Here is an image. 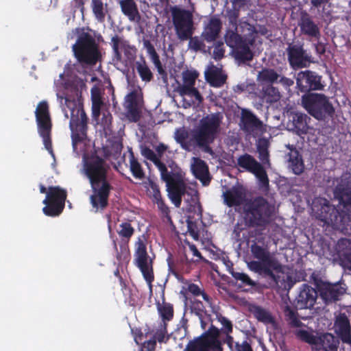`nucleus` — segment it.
<instances>
[{
    "label": "nucleus",
    "instance_id": "23",
    "mask_svg": "<svg viewBox=\"0 0 351 351\" xmlns=\"http://www.w3.org/2000/svg\"><path fill=\"white\" fill-rule=\"evenodd\" d=\"M336 250L341 265L351 270V239H339L336 245Z\"/></svg>",
    "mask_w": 351,
    "mask_h": 351
},
{
    "label": "nucleus",
    "instance_id": "36",
    "mask_svg": "<svg viewBox=\"0 0 351 351\" xmlns=\"http://www.w3.org/2000/svg\"><path fill=\"white\" fill-rule=\"evenodd\" d=\"M92 113L95 119H98L104 105L100 89L94 86L91 89Z\"/></svg>",
    "mask_w": 351,
    "mask_h": 351
},
{
    "label": "nucleus",
    "instance_id": "1",
    "mask_svg": "<svg viewBox=\"0 0 351 351\" xmlns=\"http://www.w3.org/2000/svg\"><path fill=\"white\" fill-rule=\"evenodd\" d=\"M222 119L223 116L220 113L208 114L191 130L190 136L189 132L181 128L176 130L174 138L185 150L191 151L192 147H199L205 152L212 154L209 145L220 133Z\"/></svg>",
    "mask_w": 351,
    "mask_h": 351
},
{
    "label": "nucleus",
    "instance_id": "22",
    "mask_svg": "<svg viewBox=\"0 0 351 351\" xmlns=\"http://www.w3.org/2000/svg\"><path fill=\"white\" fill-rule=\"evenodd\" d=\"M241 128L248 132H260L264 130V125L250 111L243 109L240 121Z\"/></svg>",
    "mask_w": 351,
    "mask_h": 351
},
{
    "label": "nucleus",
    "instance_id": "50",
    "mask_svg": "<svg viewBox=\"0 0 351 351\" xmlns=\"http://www.w3.org/2000/svg\"><path fill=\"white\" fill-rule=\"evenodd\" d=\"M188 291L194 295H201L203 299L208 304H210L209 297L205 293H204L197 285L195 284H190L188 286Z\"/></svg>",
    "mask_w": 351,
    "mask_h": 351
},
{
    "label": "nucleus",
    "instance_id": "13",
    "mask_svg": "<svg viewBox=\"0 0 351 351\" xmlns=\"http://www.w3.org/2000/svg\"><path fill=\"white\" fill-rule=\"evenodd\" d=\"M296 335L302 340L311 344L313 348L318 351H329L337 349L339 341L330 333H324L320 336H316L305 330L296 331Z\"/></svg>",
    "mask_w": 351,
    "mask_h": 351
},
{
    "label": "nucleus",
    "instance_id": "64",
    "mask_svg": "<svg viewBox=\"0 0 351 351\" xmlns=\"http://www.w3.org/2000/svg\"><path fill=\"white\" fill-rule=\"evenodd\" d=\"M40 193H46V188L44 186L40 185Z\"/></svg>",
    "mask_w": 351,
    "mask_h": 351
},
{
    "label": "nucleus",
    "instance_id": "59",
    "mask_svg": "<svg viewBox=\"0 0 351 351\" xmlns=\"http://www.w3.org/2000/svg\"><path fill=\"white\" fill-rule=\"evenodd\" d=\"M167 147L164 144H160L156 147V151L160 157L162 154L167 150Z\"/></svg>",
    "mask_w": 351,
    "mask_h": 351
},
{
    "label": "nucleus",
    "instance_id": "46",
    "mask_svg": "<svg viewBox=\"0 0 351 351\" xmlns=\"http://www.w3.org/2000/svg\"><path fill=\"white\" fill-rule=\"evenodd\" d=\"M130 170L133 176L138 179H142L144 177V172L141 168V165L134 158V156L131 154L130 159Z\"/></svg>",
    "mask_w": 351,
    "mask_h": 351
},
{
    "label": "nucleus",
    "instance_id": "27",
    "mask_svg": "<svg viewBox=\"0 0 351 351\" xmlns=\"http://www.w3.org/2000/svg\"><path fill=\"white\" fill-rule=\"evenodd\" d=\"M287 115L289 121V126L291 130H296L302 133L306 132V120L308 118L306 114L298 111H288Z\"/></svg>",
    "mask_w": 351,
    "mask_h": 351
},
{
    "label": "nucleus",
    "instance_id": "40",
    "mask_svg": "<svg viewBox=\"0 0 351 351\" xmlns=\"http://www.w3.org/2000/svg\"><path fill=\"white\" fill-rule=\"evenodd\" d=\"M320 210L317 209V217L326 222L332 221V213L335 212V208L331 206L326 199H322L320 202Z\"/></svg>",
    "mask_w": 351,
    "mask_h": 351
},
{
    "label": "nucleus",
    "instance_id": "9",
    "mask_svg": "<svg viewBox=\"0 0 351 351\" xmlns=\"http://www.w3.org/2000/svg\"><path fill=\"white\" fill-rule=\"evenodd\" d=\"M171 12L177 38L181 41L189 40L195 30L192 12L177 7L172 8Z\"/></svg>",
    "mask_w": 351,
    "mask_h": 351
},
{
    "label": "nucleus",
    "instance_id": "32",
    "mask_svg": "<svg viewBox=\"0 0 351 351\" xmlns=\"http://www.w3.org/2000/svg\"><path fill=\"white\" fill-rule=\"evenodd\" d=\"M205 77L210 84L215 87L221 86L226 80V75L222 73L221 69L213 64L205 71Z\"/></svg>",
    "mask_w": 351,
    "mask_h": 351
},
{
    "label": "nucleus",
    "instance_id": "52",
    "mask_svg": "<svg viewBox=\"0 0 351 351\" xmlns=\"http://www.w3.org/2000/svg\"><path fill=\"white\" fill-rule=\"evenodd\" d=\"M232 276L237 280H240L244 284L249 286H254L255 282L251 280V278L248 276V275L241 273V272H234L232 273Z\"/></svg>",
    "mask_w": 351,
    "mask_h": 351
},
{
    "label": "nucleus",
    "instance_id": "14",
    "mask_svg": "<svg viewBox=\"0 0 351 351\" xmlns=\"http://www.w3.org/2000/svg\"><path fill=\"white\" fill-rule=\"evenodd\" d=\"M219 336V330L212 327L202 338L189 344L184 351H222Z\"/></svg>",
    "mask_w": 351,
    "mask_h": 351
},
{
    "label": "nucleus",
    "instance_id": "58",
    "mask_svg": "<svg viewBox=\"0 0 351 351\" xmlns=\"http://www.w3.org/2000/svg\"><path fill=\"white\" fill-rule=\"evenodd\" d=\"M236 351H252V348L248 343L244 341L241 344H236Z\"/></svg>",
    "mask_w": 351,
    "mask_h": 351
},
{
    "label": "nucleus",
    "instance_id": "21",
    "mask_svg": "<svg viewBox=\"0 0 351 351\" xmlns=\"http://www.w3.org/2000/svg\"><path fill=\"white\" fill-rule=\"evenodd\" d=\"M296 84L298 88L302 91L309 90H320L322 85L320 77L310 71H301L297 74Z\"/></svg>",
    "mask_w": 351,
    "mask_h": 351
},
{
    "label": "nucleus",
    "instance_id": "44",
    "mask_svg": "<svg viewBox=\"0 0 351 351\" xmlns=\"http://www.w3.org/2000/svg\"><path fill=\"white\" fill-rule=\"evenodd\" d=\"M268 144L265 140H260L257 144L258 158L263 165H269Z\"/></svg>",
    "mask_w": 351,
    "mask_h": 351
},
{
    "label": "nucleus",
    "instance_id": "51",
    "mask_svg": "<svg viewBox=\"0 0 351 351\" xmlns=\"http://www.w3.org/2000/svg\"><path fill=\"white\" fill-rule=\"evenodd\" d=\"M189 47L194 51L202 50L204 47V43L198 37H191L189 38Z\"/></svg>",
    "mask_w": 351,
    "mask_h": 351
},
{
    "label": "nucleus",
    "instance_id": "43",
    "mask_svg": "<svg viewBox=\"0 0 351 351\" xmlns=\"http://www.w3.org/2000/svg\"><path fill=\"white\" fill-rule=\"evenodd\" d=\"M280 77V75H278L275 71L272 69H265L258 73V79L261 82H278V80Z\"/></svg>",
    "mask_w": 351,
    "mask_h": 351
},
{
    "label": "nucleus",
    "instance_id": "49",
    "mask_svg": "<svg viewBox=\"0 0 351 351\" xmlns=\"http://www.w3.org/2000/svg\"><path fill=\"white\" fill-rule=\"evenodd\" d=\"M134 232V228L128 223H123L120 226L118 233L121 237L130 238Z\"/></svg>",
    "mask_w": 351,
    "mask_h": 351
},
{
    "label": "nucleus",
    "instance_id": "54",
    "mask_svg": "<svg viewBox=\"0 0 351 351\" xmlns=\"http://www.w3.org/2000/svg\"><path fill=\"white\" fill-rule=\"evenodd\" d=\"M165 334L166 328L164 326H161V327L156 332L154 339L153 340L156 341V339H157L159 342H163L165 341V339H167Z\"/></svg>",
    "mask_w": 351,
    "mask_h": 351
},
{
    "label": "nucleus",
    "instance_id": "6",
    "mask_svg": "<svg viewBox=\"0 0 351 351\" xmlns=\"http://www.w3.org/2000/svg\"><path fill=\"white\" fill-rule=\"evenodd\" d=\"M302 107L317 120H324L332 117L335 109L328 98L320 93H308L302 96Z\"/></svg>",
    "mask_w": 351,
    "mask_h": 351
},
{
    "label": "nucleus",
    "instance_id": "55",
    "mask_svg": "<svg viewBox=\"0 0 351 351\" xmlns=\"http://www.w3.org/2000/svg\"><path fill=\"white\" fill-rule=\"evenodd\" d=\"M219 320L220 321L221 324L223 326V327H224V328L226 330L225 332L226 333H230V332H232V326L231 322L228 319H226L224 317L220 316L219 317Z\"/></svg>",
    "mask_w": 351,
    "mask_h": 351
},
{
    "label": "nucleus",
    "instance_id": "19",
    "mask_svg": "<svg viewBox=\"0 0 351 351\" xmlns=\"http://www.w3.org/2000/svg\"><path fill=\"white\" fill-rule=\"evenodd\" d=\"M287 51L289 62L293 69L308 67L313 62L311 56L306 53L302 45H289Z\"/></svg>",
    "mask_w": 351,
    "mask_h": 351
},
{
    "label": "nucleus",
    "instance_id": "34",
    "mask_svg": "<svg viewBox=\"0 0 351 351\" xmlns=\"http://www.w3.org/2000/svg\"><path fill=\"white\" fill-rule=\"evenodd\" d=\"M121 11L130 21L138 22L141 15L134 0H119Z\"/></svg>",
    "mask_w": 351,
    "mask_h": 351
},
{
    "label": "nucleus",
    "instance_id": "26",
    "mask_svg": "<svg viewBox=\"0 0 351 351\" xmlns=\"http://www.w3.org/2000/svg\"><path fill=\"white\" fill-rule=\"evenodd\" d=\"M345 291V289L338 284H324L320 287L321 297L326 303L337 300Z\"/></svg>",
    "mask_w": 351,
    "mask_h": 351
},
{
    "label": "nucleus",
    "instance_id": "18",
    "mask_svg": "<svg viewBox=\"0 0 351 351\" xmlns=\"http://www.w3.org/2000/svg\"><path fill=\"white\" fill-rule=\"evenodd\" d=\"M135 257L138 267L143 273L145 279L150 285L154 280L152 261L149 258L147 254L145 245L140 239L136 242Z\"/></svg>",
    "mask_w": 351,
    "mask_h": 351
},
{
    "label": "nucleus",
    "instance_id": "30",
    "mask_svg": "<svg viewBox=\"0 0 351 351\" xmlns=\"http://www.w3.org/2000/svg\"><path fill=\"white\" fill-rule=\"evenodd\" d=\"M221 29V21L216 16H212L204 27L202 37L207 42L214 41Z\"/></svg>",
    "mask_w": 351,
    "mask_h": 351
},
{
    "label": "nucleus",
    "instance_id": "41",
    "mask_svg": "<svg viewBox=\"0 0 351 351\" xmlns=\"http://www.w3.org/2000/svg\"><path fill=\"white\" fill-rule=\"evenodd\" d=\"M135 67L142 80L145 82L151 81L153 75L143 58L135 62Z\"/></svg>",
    "mask_w": 351,
    "mask_h": 351
},
{
    "label": "nucleus",
    "instance_id": "4",
    "mask_svg": "<svg viewBox=\"0 0 351 351\" xmlns=\"http://www.w3.org/2000/svg\"><path fill=\"white\" fill-rule=\"evenodd\" d=\"M250 250L253 257L259 261L247 262L248 268L256 273L269 276L276 282H278L279 276H276L274 271L282 272L281 264L265 247L254 244L251 245Z\"/></svg>",
    "mask_w": 351,
    "mask_h": 351
},
{
    "label": "nucleus",
    "instance_id": "28",
    "mask_svg": "<svg viewBox=\"0 0 351 351\" xmlns=\"http://www.w3.org/2000/svg\"><path fill=\"white\" fill-rule=\"evenodd\" d=\"M191 169L193 175L199 179L204 185L210 181L208 168L202 160L193 157L191 159Z\"/></svg>",
    "mask_w": 351,
    "mask_h": 351
},
{
    "label": "nucleus",
    "instance_id": "17",
    "mask_svg": "<svg viewBox=\"0 0 351 351\" xmlns=\"http://www.w3.org/2000/svg\"><path fill=\"white\" fill-rule=\"evenodd\" d=\"M65 199V191L58 186L49 187L47 195L43 200V204L46 205L43 209V213L49 216L58 215L63 209Z\"/></svg>",
    "mask_w": 351,
    "mask_h": 351
},
{
    "label": "nucleus",
    "instance_id": "12",
    "mask_svg": "<svg viewBox=\"0 0 351 351\" xmlns=\"http://www.w3.org/2000/svg\"><path fill=\"white\" fill-rule=\"evenodd\" d=\"M35 113L38 132L43 139L45 147L49 151L52 157L54 158V154L52 150L51 142L50 140L51 123L47 102H40L36 108Z\"/></svg>",
    "mask_w": 351,
    "mask_h": 351
},
{
    "label": "nucleus",
    "instance_id": "25",
    "mask_svg": "<svg viewBox=\"0 0 351 351\" xmlns=\"http://www.w3.org/2000/svg\"><path fill=\"white\" fill-rule=\"evenodd\" d=\"M317 297L316 290L304 285L297 298L298 306L300 308H310L315 304Z\"/></svg>",
    "mask_w": 351,
    "mask_h": 351
},
{
    "label": "nucleus",
    "instance_id": "62",
    "mask_svg": "<svg viewBox=\"0 0 351 351\" xmlns=\"http://www.w3.org/2000/svg\"><path fill=\"white\" fill-rule=\"evenodd\" d=\"M311 3L315 6V7H318L319 5H320L322 3L324 2H326L328 0H311Z\"/></svg>",
    "mask_w": 351,
    "mask_h": 351
},
{
    "label": "nucleus",
    "instance_id": "15",
    "mask_svg": "<svg viewBox=\"0 0 351 351\" xmlns=\"http://www.w3.org/2000/svg\"><path fill=\"white\" fill-rule=\"evenodd\" d=\"M87 120L86 114L82 108L76 107L72 109L70 128L72 131L74 149H76L77 143L86 138Z\"/></svg>",
    "mask_w": 351,
    "mask_h": 351
},
{
    "label": "nucleus",
    "instance_id": "63",
    "mask_svg": "<svg viewBox=\"0 0 351 351\" xmlns=\"http://www.w3.org/2000/svg\"><path fill=\"white\" fill-rule=\"evenodd\" d=\"M104 116L106 117V123H105V124L106 125H108L110 123V121H111V118H112L111 116L110 115H109V116L108 115H106L105 114H104Z\"/></svg>",
    "mask_w": 351,
    "mask_h": 351
},
{
    "label": "nucleus",
    "instance_id": "20",
    "mask_svg": "<svg viewBox=\"0 0 351 351\" xmlns=\"http://www.w3.org/2000/svg\"><path fill=\"white\" fill-rule=\"evenodd\" d=\"M142 104L143 97L140 90H134L126 95L124 106L127 110L128 116L133 121H138Z\"/></svg>",
    "mask_w": 351,
    "mask_h": 351
},
{
    "label": "nucleus",
    "instance_id": "57",
    "mask_svg": "<svg viewBox=\"0 0 351 351\" xmlns=\"http://www.w3.org/2000/svg\"><path fill=\"white\" fill-rule=\"evenodd\" d=\"M189 252H190L194 257H196L197 258V260H200L202 258L201 254L193 244L189 245Z\"/></svg>",
    "mask_w": 351,
    "mask_h": 351
},
{
    "label": "nucleus",
    "instance_id": "11",
    "mask_svg": "<svg viewBox=\"0 0 351 351\" xmlns=\"http://www.w3.org/2000/svg\"><path fill=\"white\" fill-rule=\"evenodd\" d=\"M239 167L252 173L258 180L259 188L264 192L268 190L269 178L263 166L251 155L245 154L237 158Z\"/></svg>",
    "mask_w": 351,
    "mask_h": 351
},
{
    "label": "nucleus",
    "instance_id": "31",
    "mask_svg": "<svg viewBox=\"0 0 351 351\" xmlns=\"http://www.w3.org/2000/svg\"><path fill=\"white\" fill-rule=\"evenodd\" d=\"M298 25L302 34L310 37L317 38L319 36V29L308 14L302 15Z\"/></svg>",
    "mask_w": 351,
    "mask_h": 351
},
{
    "label": "nucleus",
    "instance_id": "37",
    "mask_svg": "<svg viewBox=\"0 0 351 351\" xmlns=\"http://www.w3.org/2000/svg\"><path fill=\"white\" fill-rule=\"evenodd\" d=\"M334 196L341 204L344 205L351 204V188L344 184H338L334 190Z\"/></svg>",
    "mask_w": 351,
    "mask_h": 351
},
{
    "label": "nucleus",
    "instance_id": "61",
    "mask_svg": "<svg viewBox=\"0 0 351 351\" xmlns=\"http://www.w3.org/2000/svg\"><path fill=\"white\" fill-rule=\"evenodd\" d=\"M289 319L291 320V322L293 323L294 324H296V322H297V317L295 315V313L292 311H289Z\"/></svg>",
    "mask_w": 351,
    "mask_h": 351
},
{
    "label": "nucleus",
    "instance_id": "60",
    "mask_svg": "<svg viewBox=\"0 0 351 351\" xmlns=\"http://www.w3.org/2000/svg\"><path fill=\"white\" fill-rule=\"evenodd\" d=\"M234 8H239L245 5L247 0H230Z\"/></svg>",
    "mask_w": 351,
    "mask_h": 351
},
{
    "label": "nucleus",
    "instance_id": "38",
    "mask_svg": "<svg viewBox=\"0 0 351 351\" xmlns=\"http://www.w3.org/2000/svg\"><path fill=\"white\" fill-rule=\"evenodd\" d=\"M144 46L146 48L147 52L149 55L150 59L157 69L159 74L161 75H166L165 71L162 68V64L159 59V56L157 54L154 46L148 40L144 42Z\"/></svg>",
    "mask_w": 351,
    "mask_h": 351
},
{
    "label": "nucleus",
    "instance_id": "29",
    "mask_svg": "<svg viewBox=\"0 0 351 351\" xmlns=\"http://www.w3.org/2000/svg\"><path fill=\"white\" fill-rule=\"evenodd\" d=\"M334 328L344 343H351L350 322L345 315L341 314L337 317Z\"/></svg>",
    "mask_w": 351,
    "mask_h": 351
},
{
    "label": "nucleus",
    "instance_id": "24",
    "mask_svg": "<svg viewBox=\"0 0 351 351\" xmlns=\"http://www.w3.org/2000/svg\"><path fill=\"white\" fill-rule=\"evenodd\" d=\"M223 202L229 207L239 206L245 200V193L241 186H233L223 193Z\"/></svg>",
    "mask_w": 351,
    "mask_h": 351
},
{
    "label": "nucleus",
    "instance_id": "56",
    "mask_svg": "<svg viewBox=\"0 0 351 351\" xmlns=\"http://www.w3.org/2000/svg\"><path fill=\"white\" fill-rule=\"evenodd\" d=\"M278 82H280V84H282V85L284 86L285 88H289V87L291 86L292 85H293V84H294V82L293 80L286 77H284V76H280V77H279Z\"/></svg>",
    "mask_w": 351,
    "mask_h": 351
},
{
    "label": "nucleus",
    "instance_id": "2",
    "mask_svg": "<svg viewBox=\"0 0 351 351\" xmlns=\"http://www.w3.org/2000/svg\"><path fill=\"white\" fill-rule=\"evenodd\" d=\"M234 9L229 14V22L232 29L229 28L226 31L224 36L225 42L232 49V53L236 59L250 60L253 56L250 46L253 45L258 34L265 35L267 34V30L262 27L258 30L247 22H241L239 29L242 36L239 35L237 26L239 11L237 8Z\"/></svg>",
    "mask_w": 351,
    "mask_h": 351
},
{
    "label": "nucleus",
    "instance_id": "3",
    "mask_svg": "<svg viewBox=\"0 0 351 351\" xmlns=\"http://www.w3.org/2000/svg\"><path fill=\"white\" fill-rule=\"evenodd\" d=\"M108 167L104 160L98 156L88 160L84 158L82 172L89 179L93 191L90 202L96 210L103 209L108 203L110 186L106 180Z\"/></svg>",
    "mask_w": 351,
    "mask_h": 351
},
{
    "label": "nucleus",
    "instance_id": "16",
    "mask_svg": "<svg viewBox=\"0 0 351 351\" xmlns=\"http://www.w3.org/2000/svg\"><path fill=\"white\" fill-rule=\"evenodd\" d=\"M142 155L147 159L152 160L158 167L160 172L162 180L165 182L174 181L179 182L181 179L180 167L174 162H171L166 166L157 157L156 154L149 148H143L141 150Z\"/></svg>",
    "mask_w": 351,
    "mask_h": 351
},
{
    "label": "nucleus",
    "instance_id": "7",
    "mask_svg": "<svg viewBox=\"0 0 351 351\" xmlns=\"http://www.w3.org/2000/svg\"><path fill=\"white\" fill-rule=\"evenodd\" d=\"M181 179L179 182L173 180L170 182H165L167 188L168 195L176 207L179 208L181 205L182 197L189 206H195L198 204V197L195 191L189 189L186 186L184 173L180 168Z\"/></svg>",
    "mask_w": 351,
    "mask_h": 351
},
{
    "label": "nucleus",
    "instance_id": "5",
    "mask_svg": "<svg viewBox=\"0 0 351 351\" xmlns=\"http://www.w3.org/2000/svg\"><path fill=\"white\" fill-rule=\"evenodd\" d=\"M244 219L249 226H262L269 222L275 207L264 198L258 197L245 204Z\"/></svg>",
    "mask_w": 351,
    "mask_h": 351
},
{
    "label": "nucleus",
    "instance_id": "53",
    "mask_svg": "<svg viewBox=\"0 0 351 351\" xmlns=\"http://www.w3.org/2000/svg\"><path fill=\"white\" fill-rule=\"evenodd\" d=\"M225 49L222 43H217L214 48L213 57L215 60H220L224 56Z\"/></svg>",
    "mask_w": 351,
    "mask_h": 351
},
{
    "label": "nucleus",
    "instance_id": "42",
    "mask_svg": "<svg viewBox=\"0 0 351 351\" xmlns=\"http://www.w3.org/2000/svg\"><path fill=\"white\" fill-rule=\"evenodd\" d=\"M263 98L267 102H276L280 99V93L277 88L271 85H267L263 88Z\"/></svg>",
    "mask_w": 351,
    "mask_h": 351
},
{
    "label": "nucleus",
    "instance_id": "39",
    "mask_svg": "<svg viewBox=\"0 0 351 351\" xmlns=\"http://www.w3.org/2000/svg\"><path fill=\"white\" fill-rule=\"evenodd\" d=\"M91 8L95 19L99 22H104L108 12L107 4L101 0H91Z\"/></svg>",
    "mask_w": 351,
    "mask_h": 351
},
{
    "label": "nucleus",
    "instance_id": "47",
    "mask_svg": "<svg viewBox=\"0 0 351 351\" xmlns=\"http://www.w3.org/2000/svg\"><path fill=\"white\" fill-rule=\"evenodd\" d=\"M153 190L154 202L157 204L158 208L162 212V213L167 215L169 208L162 201L160 191L156 187H153Z\"/></svg>",
    "mask_w": 351,
    "mask_h": 351
},
{
    "label": "nucleus",
    "instance_id": "35",
    "mask_svg": "<svg viewBox=\"0 0 351 351\" xmlns=\"http://www.w3.org/2000/svg\"><path fill=\"white\" fill-rule=\"evenodd\" d=\"M287 148L290 149L289 154V167L296 175L301 174L304 169V163L298 150L293 145H288Z\"/></svg>",
    "mask_w": 351,
    "mask_h": 351
},
{
    "label": "nucleus",
    "instance_id": "48",
    "mask_svg": "<svg viewBox=\"0 0 351 351\" xmlns=\"http://www.w3.org/2000/svg\"><path fill=\"white\" fill-rule=\"evenodd\" d=\"M158 310L163 319L169 320L172 318L173 310L171 304H164L159 307Z\"/></svg>",
    "mask_w": 351,
    "mask_h": 351
},
{
    "label": "nucleus",
    "instance_id": "10",
    "mask_svg": "<svg viewBox=\"0 0 351 351\" xmlns=\"http://www.w3.org/2000/svg\"><path fill=\"white\" fill-rule=\"evenodd\" d=\"M199 73L196 71L187 70L182 73V84L177 88V92L180 96L191 97V101H186L184 98L183 107L186 108L191 106V104H199L203 100L198 90L194 86Z\"/></svg>",
    "mask_w": 351,
    "mask_h": 351
},
{
    "label": "nucleus",
    "instance_id": "45",
    "mask_svg": "<svg viewBox=\"0 0 351 351\" xmlns=\"http://www.w3.org/2000/svg\"><path fill=\"white\" fill-rule=\"evenodd\" d=\"M253 313L258 320L265 324L274 323L273 318L271 316L270 313L263 308H261L260 307H255L253 311Z\"/></svg>",
    "mask_w": 351,
    "mask_h": 351
},
{
    "label": "nucleus",
    "instance_id": "33",
    "mask_svg": "<svg viewBox=\"0 0 351 351\" xmlns=\"http://www.w3.org/2000/svg\"><path fill=\"white\" fill-rule=\"evenodd\" d=\"M111 42L114 52L112 60L115 64H118L121 61V51H123L125 53H130V50L132 49V47L127 40L117 36L112 37Z\"/></svg>",
    "mask_w": 351,
    "mask_h": 351
},
{
    "label": "nucleus",
    "instance_id": "8",
    "mask_svg": "<svg viewBox=\"0 0 351 351\" xmlns=\"http://www.w3.org/2000/svg\"><path fill=\"white\" fill-rule=\"evenodd\" d=\"M73 51L80 62L95 64L100 57L95 39L86 33L82 34L73 45Z\"/></svg>",
    "mask_w": 351,
    "mask_h": 351
}]
</instances>
